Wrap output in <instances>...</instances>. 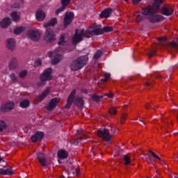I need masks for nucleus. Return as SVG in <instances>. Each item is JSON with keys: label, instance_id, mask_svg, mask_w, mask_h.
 <instances>
[{"label": "nucleus", "instance_id": "40", "mask_svg": "<svg viewBox=\"0 0 178 178\" xmlns=\"http://www.w3.org/2000/svg\"><path fill=\"white\" fill-rule=\"evenodd\" d=\"M124 165L130 164V157H129V156L127 155L124 156Z\"/></svg>", "mask_w": 178, "mask_h": 178}, {"label": "nucleus", "instance_id": "51", "mask_svg": "<svg viewBox=\"0 0 178 178\" xmlns=\"http://www.w3.org/2000/svg\"><path fill=\"white\" fill-rule=\"evenodd\" d=\"M152 56H155V51H151L149 55V58H152Z\"/></svg>", "mask_w": 178, "mask_h": 178}, {"label": "nucleus", "instance_id": "24", "mask_svg": "<svg viewBox=\"0 0 178 178\" xmlns=\"http://www.w3.org/2000/svg\"><path fill=\"white\" fill-rule=\"evenodd\" d=\"M56 23H58V19L56 18H52L47 23L44 24V27L45 29L47 27H54Z\"/></svg>", "mask_w": 178, "mask_h": 178}, {"label": "nucleus", "instance_id": "26", "mask_svg": "<svg viewBox=\"0 0 178 178\" xmlns=\"http://www.w3.org/2000/svg\"><path fill=\"white\" fill-rule=\"evenodd\" d=\"M62 58L63 56L60 54H56L51 61L52 65H58L62 60Z\"/></svg>", "mask_w": 178, "mask_h": 178}, {"label": "nucleus", "instance_id": "4", "mask_svg": "<svg viewBox=\"0 0 178 178\" xmlns=\"http://www.w3.org/2000/svg\"><path fill=\"white\" fill-rule=\"evenodd\" d=\"M83 37L87 38V31H85L84 29H81V31L76 29L75 34L72 38L73 45H76V44H79V42H81L83 40Z\"/></svg>", "mask_w": 178, "mask_h": 178}, {"label": "nucleus", "instance_id": "45", "mask_svg": "<svg viewBox=\"0 0 178 178\" xmlns=\"http://www.w3.org/2000/svg\"><path fill=\"white\" fill-rule=\"evenodd\" d=\"M35 65H37V66H41V65H42V60H41V59L36 60Z\"/></svg>", "mask_w": 178, "mask_h": 178}, {"label": "nucleus", "instance_id": "35", "mask_svg": "<svg viewBox=\"0 0 178 178\" xmlns=\"http://www.w3.org/2000/svg\"><path fill=\"white\" fill-rule=\"evenodd\" d=\"M6 129V122L3 120H0V131H3V129Z\"/></svg>", "mask_w": 178, "mask_h": 178}, {"label": "nucleus", "instance_id": "32", "mask_svg": "<svg viewBox=\"0 0 178 178\" xmlns=\"http://www.w3.org/2000/svg\"><path fill=\"white\" fill-rule=\"evenodd\" d=\"M108 112L110 115H112V116H115V115L118 113V110L115 107H111L108 109Z\"/></svg>", "mask_w": 178, "mask_h": 178}, {"label": "nucleus", "instance_id": "29", "mask_svg": "<svg viewBox=\"0 0 178 178\" xmlns=\"http://www.w3.org/2000/svg\"><path fill=\"white\" fill-rule=\"evenodd\" d=\"M10 17L13 22H17V20H19V15H17V13L16 11L13 12L10 14Z\"/></svg>", "mask_w": 178, "mask_h": 178}, {"label": "nucleus", "instance_id": "58", "mask_svg": "<svg viewBox=\"0 0 178 178\" xmlns=\"http://www.w3.org/2000/svg\"><path fill=\"white\" fill-rule=\"evenodd\" d=\"M173 67H178V64L175 65Z\"/></svg>", "mask_w": 178, "mask_h": 178}, {"label": "nucleus", "instance_id": "16", "mask_svg": "<svg viewBox=\"0 0 178 178\" xmlns=\"http://www.w3.org/2000/svg\"><path fill=\"white\" fill-rule=\"evenodd\" d=\"M6 47L10 51H13L16 48V42L13 38L6 40Z\"/></svg>", "mask_w": 178, "mask_h": 178}, {"label": "nucleus", "instance_id": "42", "mask_svg": "<svg viewBox=\"0 0 178 178\" xmlns=\"http://www.w3.org/2000/svg\"><path fill=\"white\" fill-rule=\"evenodd\" d=\"M126 119H127V114H122L120 120L121 124H123V123H124Z\"/></svg>", "mask_w": 178, "mask_h": 178}, {"label": "nucleus", "instance_id": "48", "mask_svg": "<svg viewBox=\"0 0 178 178\" xmlns=\"http://www.w3.org/2000/svg\"><path fill=\"white\" fill-rule=\"evenodd\" d=\"M49 58H53L55 56V53L54 51H49L48 52Z\"/></svg>", "mask_w": 178, "mask_h": 178}, {"label": "nucleus", "instance_id": "20", "mask_svg": "<svg viewBox=\"0 0 178 178\" xmlns=\"http://www.w3.org/2000/svg\"><path fill=\"white\" fill-rule=\"evenodd\" d=\"M12 22L10 21V18L9 17H6L3 19L1 22H0V26L1 29H6L10 26V24Z\"/></svg>", "mask_w": 178, "mask_h": 178}, {"label": "nucleus", "instance_id": "10", "mask_svg": "<svg viewBox=\"0 0 178 178\" xmlns=\"http://www.w3.org/2000/svg\"><path fill=\"white\" fill-rule=\"evenodd\" d=\"M161 15L164 16H172L173 13H175V10H173V7L172 6H163L161 10Z\"/></svg>", "mask_w": 178, "mask_h": 178}, {"label": "nucleus", "instance_id": "12", "mask_svg": "<svg viewBox=\"0 0 178 178\" xmlns=\"http://www.w3.org/2000/svg\"><path fill=\"white\" fill-rule=\"evenodd\" d=\"M74 19V13L73 12L67 13L64 18V27H67Z\"/></svg>", "mask_w": 178, "mask_h": 178}, {"label": "nucleus", "instance_id": "17", "mask_svg": "<svg viewBox=\"0 0 178 178\" xmlns=\"http://www.w3.org/2000/svg\"><path fill=\"white\" fill-rule=\"evenodd\" d=\"M70 1L71 0H61L62 6L56 10V15L60 13V12H63V10L66 9V6L70 3Z\"/></svg>", "mask_w": 178, "mask_h": 178}, {"label": "nucleus", "instance_id": "49", "mask_svg": "<svg viewBox=\"0 0 178 178\" xmlns=\"http://www.w3.org/2000/svg\"><path fill=\"white\" fill-rule=\"evenodd\" d=\"M145 159H146V161L148 163H152V160L151 159V157L149 156V157H145Z\"/></svg>", "mask_w": 178, "mask_h": 178}, {"label": "nucleus", "instance_id": "55", "mask_svg": "<svg viewBox=\"0 0 178 178\" xmlns=\"http://www.w3.org/2000/svg\"><path fill=\"white\" fill-rule=\"evenodd\" d=\"M145 108H146V109H150V108H152V107L151 106V104H147L145 105Z\"/></svg>", "mask_w": 178, "mask_h": 178}, {"label": "nucleus", "instance_id": "9", "mask_svg": "<svg viewBox=\"0 0 178 178\" xmlns=\"http://www.w3.org/2000/svg\"><path fill=\"white\" fill-rule=\"evenodd\" d=\"M98 136L99 137H101V138H103L104 141H106L108 143V141H111L112 140V137L111 136V134H109V131H108L106 129H100L98 131Z\"/></svg>", "mask_w": 178, "mask_h": 178}, {"label": "nucleus", "instance_id": "47", "mask_svg": "<svg viewBox=\"0 0 178 178\" xmlns=\"http://www.w3.org/2000/svg\"><path fill=\"white\" fill-rule=\"evenodd\" d=\"M0 175H3V176H6V171L2 168H0Z\"/></svg>", "mask_w": 178, "mask_h": 178}, {"label": "nucleus", "instance_id": "21", "mask_svg": "<svg viewBox=\"0 0 178 178\" xmlns=\"http://www.w3.org/2000/svg\"><path fill=\"white\" fill-rule=\"evenodd\" d=\"M35 17L38 22H42L45 20V13L42 10H38L35 13Z\"/></svg>", "mask_w": 178, "mask_h": 178}, {"label": "nucleus", "instance_id": "22", "mask_svg": "<svg viewBox=\"0 0 178 178\" xmlns=\"http://www.w3.org/2000/svg\"><path fill=\"white\" fill-rule=\"evenodd\" d=\"M168 51L172 54V52H178V43L175 42H172L169 43Z\"/></svg>", "mask_w": 178, "mask_h": 178}, {"label": "nucleus", "instance_id": "31", "mask_svg": "<svg viewBox=\"0 0 178 178\" xmlns=\"http://www.w3.org/2000/svg\"><path fill=\"white\" fill-rule=\"evenodd\" d=\"M27 74H29V72L27 71V70H24L21 72H19V79H24V77H26Z\"/></svg>", "mask_w": 178, "mask_h": 178}, {"label": "nucleus", "instance_id": "30", "mask_svg": "<svg viewBox=\"0 0 178 178\" xmlns=\"http://www.w3.org/2000/svg\"><path fill=\"white\" fill-rule=\"evenodd\" d=\"M102 98H104V96H98L97 95H92V101H95V102H99Z\"/></svg>", "mask_w": 178, "mask_h": 178}, {"label": "nucleus", "instance_id": "13", "mask_svg": "<svg viewBox=\"0 0 178 178\" xmlns=\"http://www.w3.org/2000/svg\"><path fill=\"white\" fill-rule=\"evenodd\" d=\"M15 108V102L13 101H8L5 105L1 107V112H9V111H13Z\"/></svg>", "mask_w": 178, "mask_h": 178}, {"label": "nucleus", "instance_id": "56", "mask_svg": "<svg viewBox=\"0 0 178 178\" xmlns=\"http://www.w3.org/2000/svg\"><path fill=\"white\" fill-rule=\"evenodd\" d=\"M82 92H83V94H88V90L87 89H83L82 90Z\"/></svg>", "mask_w": 178, "mask_h": 178}, {"label": "nucleus", "instance_id": "38", "mask_svg": "<svg viewBox=\"0 0 178 178\" xmlns=\"http://www.w3.org/2000/svg\"><path fill=\"white\" fill-rule=\"evenodd\" d=\"M6 176H13V175H15V172H13V170L10 168H7L5 170Z\"/></svg>", "mask_w": 178, "mask_h": 178}, {"label": "nucleus", "instance_id": "57", "mask_svg": "<svg viewBox=\"0 0 178 178\" xmlns=\"http://www.w3.org/2000/svg\"><path fill=\"white\" fill-rule=\"evenodd\" d=\"M80 174V171L79 170H76V175H79Z\"/></svg>", "mask_w": 178, "mask_h": 178}, {"label": "nucleus", "instance_id": "7", "mask_svg": "<svg viewBox=\"0 0 178 178\" xmlns=\"http://www.w3.org/2000/svg\"><path fill=\"white\" fill-rule=\"evenodd\" d=\"M27 36L32 41H38L40 40V37H41V33L38 29H29L26 33Z\"/></svg>", "mask_w": 178, "mask_h": 178}, {"label": "nucleus", "instance_id": "18", "mask_svg": "<svg viewBox=\"0 0 178 178\" xmlns=\"http://www.w3.org/2000/svg\"><path fill=\"white\" fill-rule=\"evenodd\" d=\"M111 13H112V8H108L102 11L99 16L102 19H108V17H111Z\"/></svg>", "mask_w": 178, "mask_h": 178}, {"label": "nucleus", "instance_id": "6", "mask_svg": "<svg viewBox=\"0 0 178 178\" xmlns=\"http://www.w3.org/2000/svg\"><path fill=\"white\" fill-rule=\"evenodd\" d=\"M40 81H49L52 79V67L45 69L40 76Z\"/></svg>", "mask_w": 178, "mask_h": 178}, {"label": "nucleus", "instance_id": "8", "mask_svg": "<svg viewBox=\"0 0 178 178\" xmlns=\"http://www.w3.org/2000/svg\"><path fill=\"white\" fill-rule=\"evenodd\" d=\"M86 38H90L92 35H102L104 34L103 29H95L89 28L86 30Z\"/></svg>", "mask_w": 178, "mask_h": 178}, {"label": "nucleus", "instance_id": "54", "mask_svg": "<svg viewBox=\"0 0 178 178\" xmlns=\"http://www.w3.org/2000/svg\"><path fill=\"white\" fill-rule=\"evenodd\" d=\"M102 83H106L108 81V79H106V77H104V79H101Z\"/></svg>", "mask_w": 178, "mask_h": 178}, {"label": "nucleus", "instance_id": "19", "mask_svg": "<svg viewBox=\"0 0 178 178\" xmlns=\"http://www.w3.org/2000/svg\"><path fill=\"white\" fill-rule=\"evenodd\" d=\"M37 158L42 166H47V160L45 159V154L40 152L37 154Z\"/></svg>", "mask_w": 178, "mask_h": 178}, {"label": "nucleus", "instance_id": "46", "mask_svg": "<svg viewBox=\"0 0 178 178\" xmlns=\"http://www.w3.org/2000/svg\"><path fill=\"white\" fill-rule=\"evenodd\" d=\"M104 96L108 98H113V94H112V92L106 93Z\"/></svg>", "mask_w": 178, "mask_h": 178}, {"label": "nucleus", "instance_id": "1", "mask_svg": "<svg viewBox=\"0 0 178 178\" xmlns=\"http://www.w3.org/2000/svg\"><path fill=\"white\" fill-rule=\"evenodd\" d=\"M162 5V0H156L152 5V8H146L142 10V15L147 16V19L150 23H159L163 22L165 17L161 15L155 14V10H158Z\"/></svg>", "mask_w": 178, "mask_h": 178}, {"label": "nucleus", "instance_id": "27", "mask_svg": "<svg viewBox=\"0 0 178 178\" xmlns=\"http://www.w3.org/2000/svg\"><path fill=\"white\" fill-rule=\"evenodd\" d=\"M19 106L21 108H23L24 109H26V108H29V106H30V101L27 99L22 101L19 104Z\"/></svg>", "mask_w": 178, "mask_h": 178}, {"label": "nucleus", "instance_id": "23", "mask_svg": "<svg viewBox=\"0 0 178 178\" xmlns=\"http://www.w3.org/2000/svg\"><path fill=\"white\" fill-rule=\"evenodd\" d=\"M57 155L59 159H66L67 156H69V154L64 149H60L58 152Z\"/></svg>", "mask_w": 178, "mask_h": 178}, {"label": "nucleus", "instance_id": "43", "mask_svg": "<svg viewBox=\"0 0 178 178\" xmlns=\"http://www.w3.org/2000/svg\"><path fill=\"white\" fill-rule=\"evenodd\" d=\"M13 9H19L20 8V3H15L13 6H12Z\"/></svg>", "mask_w": 178, "mask_h": 178}, {"label": "nucleus", "instance_id": "11", "mask_svg": "<svg viewBox=\"0 0 178 178\" xmlns=\"http://www.w3.org/2000/svg\"><path fill=\"white\" fill-rule=\"evenodd\" d=\"M51 92V88L50 87H47L42 93H41L40 95H38L36 97V101L38 102H42V101H44V99H45V98H47V97H48L49 94H50Z\"/></svg>", "mask_w": 178, "mask_h": 178}, {"label": "nucleus", "instance_id": "36", "mask_svg": "<svg viewBox=\"0 0 178 178\" xmlns=\"http://www.w3.org/2000/svg\"><path fill=\"white\" fill-rule=\"evenodd\" d=\"M10 79L12 80L13 83H17V76H16L15 73L10 74Z\"/></svg>", "mask_w": 178, "mask_h": 178}, {"label": "nucleus", "instance_id": "3", "mask_svg": "<svg viewBox=\"0 0 178 178\" xmlns=\"http://www.w3.org/2000/svg\"><path fill=\"white\" fill-rule=\"evenodd\" d=\"M88 62V56H82L75 59L70 65V69L72 72H77L80 69H83L85 65Z\"/></svg>", "mask_w": 178, "mask_h": 178}, {"label": "nucleus", "instance_id": "59", "mask_svg": "<svg viewBox=\"0 0 178 178\" xmlns=\"http://www.w3.org/2000/svg\"><path fill=\"white\" fill-rule=\"evenodd\" d=\"M157 77H158L159 79H161V78H162V76L158 75Z\"/></svg>", "mask_w": 178, "mask_h": 178}, {"label": "nucleus", "instance_id": "52", "mask_svg": "<svg viewBox=\"0 0 178 178\" xmlns=\"http://www.w3.org/2000/svg\"><path fill=\"white\" fill-rule=\"evenodd\" d=\"M104 77L106 79V80H109V79L111 78V74H106L104 75Z\"/></svg>", "mask_w": 178, "mask_h": 178}, {"label": "nucleus", "instance_id": "25", "mask_svg": "<svg viewBox=\"0 0 178 178\" xmlns=\"http://www.w3.org/2000/svg\"><path fill=\"white\" fill-rule=\"evenodd\" d=\"M9 67L11 70H15L17 68V59L13 58L10 63Z\"/></svg>", "mask_w": 178, "mask_h": 178}, {"label": "nucleus", "instance_id": "14", "mask_svg": "<svg viewBox=\"0 0 178 178\" xmlns=\"http://www.w3.org/2000/svg\"><path fill=\"white\" fill-rule=\"evenodd\" d=\"M44 132L38 131L33 135L31 138L33 143H37V141H41L44 138Z\"/></svg>", "mask_w": 178, "mask_h": 178}, {"label": "nucleus", "instance_id": "37", "mask_svg": "<svg viewBox=\"0 0 178 178\" xmlns=\"http://www.w3.org/2000/svg\"><path fill=\"white\" fill-rule=\"evenodd\" d=\"M144 20V16H143V14H138L136 15V22L138 23H140Z\"/></svg>", "mask_w": 178, "mask_h": 178}, {"label": "nucleus", "instance_id": "5", "mask_svg": "<svg viewBox=\"0 0 178 178\" xmlns=\"http://www.w3.org/2000/svg\"><path fill=\"white\" fill-rule=\"evenodd\" d=\"M44 40L46 42L51 44V42H54L55 40H56V35L54 32V29L51 28H47L44 33Z\"/></svg>", "mask_w": 178, "mask_h": 178}, {"label": "nucleus", "instance_id": "50", "mask_svg": "<svg viewBox=\"0 0 178 178\" xmlns=\"http://www.w3.org/2000/svg\"><path fill=\"white\" fill-rule=\"evenodd\" d=\"M158 40L160 41V42H163L165 41H166V38H159Z\"/></svg>", "mask_w": 178, "mask_h": 178}, {"label": "nucleus", "instance_id": "28", "mask_svg": "<svg viewBox=\"0 0 178 178\" xmlns=\"http://www.w3.org/2000/svg\"><path fill=\"white\" fill-rule=\"evenodd\" d=\"M23 31H24V27H17L14 30V34H15L16 35H19V34H22Z\"/></svg>", "mask_w": 178, "mask_h": 178}, {"label": "nucleus", "instance_id": "44", "mask_svg": "<svg viewBox=\"0 0 178 178\" xmlns=\"http://www.w3.org/2000/svg\"><path fill=\"white\" fill-rule=\"evenodd\" d=\"M151 86H154V84L152 83V81H151V80H149V79H147V81L146 82V86L151 87Z\"/></svg>", "mask_w": 178, "mask_h": 178}, {"label": "nucleus", "instance_id": "15", "mask_svg": "<svg viewBox=\"0 0 178 178\" xmlns=\"http://www.w3.org/2000/svg\"><path fill=\"white\" fill-rule=\"evenodd\" d=\"M58 98L51 99L49 103V105L46 107V109H47V111H53V109L56 108V105H58Z\"/></svg>", "mask_w": 178, "mask_h": 178}, {"label": "nucleus", "instance_id": "41", "mask_svg": "<svg viewBox=\"0 0 178 178\" xmlns=\"http://www.w3.org/2000/svg\"><path fill=\"white\" fill-rule=\"evenodd\" d=\"M59 40L58 45H63L65 44V35H62Z\"/></svg>", "mask_w": 178, "mask_h": 178}, {"label": "nucleus", "instance_id": "34", "mask_svg": "<svg viewBox=\"0 0 178 178\" xmlns=\"http://www.w3.org/2000/svg\"><path fill=\"white\" fill-rule=\"evenodd\" d=\"M102 51L101 50H97V52L94 55V59H99L101 56H102Z\"/></svg>", "mask_w": 178, "mask_h": 178}, {"label": "nucleus", "instance_id": "53", "mask_svg": "<svg viewBox=\"0 0 178 178\" xmlns=\"http://www.w3.org/2000/svg\"><path fill=\"white\" fill-rule=\"evenodd\" d=\"M141 2V0H132V3L136 4Z\"/></svg>", "mask_w": 178, "mask_h": 178}, {"label": "nucleus", "instance_id": "2", "mask_svg": "<svg viewBox=\"0 0 178 178\" xmlns=\"http://www.w3.org/2000/svg\"><path fill=\"white\" fill-rule=\"evenodd\" d=\"M76 92L77 90L76 89H74L70 92L67 100V104L65 106V109H70L73 104H75L76 106H79L80 108H83V106H84V100H83V98L80 97H76Z\"/></svg>", "mask_w": 178, "mask_h": 178}, {"label": "nucleus", "instance_id": "39", "mask_svg": "<svg viewBox=\"0 0 178 178\" xmlns=\"http://www.w3.org/2000/svg\"><path fill=\"white\" fill-rule=\"evenodd\" d=\"M149 152L154 158H155L156 159H158V161H159L160 162L162 161V159H161V157H159V156L156 155V154H155V152H152V150H150Z\"/></svg>", "mask_w": 178, "mask_h": 178}, {"label": "nucleus", "instance_id": "33", "mask_svg": "<svg viewBox=\"0 0 178 178\" xmlns=\"http://www.w3.org/2000/svg\"><path fill=\"white\" fill-rule=\"evenodd\" d=\"M111 31H113V27L112 26H104L103 28V33H111Z\"/></svg>", "mask_w": 178, "mask_h": 178}]
</instances>
